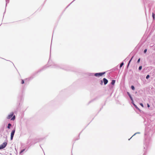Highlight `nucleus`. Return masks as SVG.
Segmentation results:
<instances>
[{
  "instance_id": "nucleus-1",
  "label": "nucleus",
  "mask_w": 155,
  "mask_h": 155,
  "mask_svg": "<svg viewBox=\"0 0 155 155\" xmlns=\"http://www.w3.org/2000/svg\"><path fill=\"white\" fill-rule=\"evenodd\" d=\"M7 143L6 142H4L2 144L0 145V149L4 148L7 145Z\"/></svg>"
},
{
  "instance_id": "nucleus-2",
  "label": "nucleus",
  "mask_w": 155,
  "mask_h": 155,
  "mask_svg": "<svg viewBox=\"0 0 155 155\" xmlns=\"http://www.w3.org/2000/svg\"><path fill=\"white\" fill-rule=\"evenodd\" d=\"M15 132V129L12 130V132L11 133V140H12L13 139Z\"/></svg>"
},
{
  "instance_id": "nucleus-3",
  "label": "nucleus",
  "mask_w": 155,
  "mask_h": 155,
  "mask_svg": "<svg viewBox=\"0 0 155 155\" xmlns=\"http://www.w3.org/2000/svg\"><path fill=\"white\" fill-rule=\"evenodd\" d=\"M105 72L98 73H97L95 74L94 75L96 77H99L103 75L104 74H105Z\"/></svg>"
},
{
  "instance_id": "nucleus-4",
  "label": "nucleus",
  "mask_w": 155,
  "mask_h": 155,
  "mask_svg": "<svg viewBox=\"0 0 155 155\" xmlns=\"http://www.w3.org/2000/svg\"><path fill=\"white\" fill-rule=\"evenodd\" d=\"M14 113L13 112H12L10 113V114L8 115V116L7 117V118L8 119H9L11 118L13 115Z\"/></svg>"
},
{
  "instance_id": "nucleus-5",
  "label": "nucleus",
  "mask_w": 155,
  "mask_h": 155,
  "mask_svg": "<svg viewBox=\"0 0 155 155\" xmlns=\"http://www.w3.org/2000/svg\"><path fill=\"white\" fill-rule=\"evenodd\" d=\"M103 80L104 84L105 85H106L108 81L105 78H104L103 79Z\"/></svg>"
},
{
  "instance_id": "nucleus-6",
  "label": "nucleus",
  "mask_w": 155,
  "mask_h": 155,
  "mask_svg": "<svg viewBox=\"0 0 155 155\" xmlns=\"http://www.w3.org/2000/svg\"><path fill=\"white\" fill-rule=\"evenodd\" d=\"M115 80H112L111 84L112 85H114L115 83Z\"/></svg>"
},
{
  "instance_id": "nucleus-7",
  "label": "nucleus",
  "mask_w": 155,
  "mask_h": 155,
  "mask_svg": "<svg viewBox=\"0 0 155 155\" xmlns=\"http://www.w3.org/2000/svg\"><path fill=\"white\" fill-rule=\"evenodd\" d=\"M11 126V124L10 123L8 124V127H7L8 128V129H10V127Z\"/></svg>"
},
{
  "instance_id": "nucleus-8",
  "label": "nucleus",
  "mask_w": 155,
  "mask_h": 155,
  "mask_svg": "<svg viewBox=\"0 0 155 155\" xmlns=\"http://www.w3.org/2000/svg\"><path fill=\"white\" fill-rule=\"evenodd\" d=\"M152 17H153V20H154L155 19V15L153 13H152Z\"/></svg>"
},
{
  "instance_id": "nucleus-9",
  "label": "nucleus",
  "mask_w": 155,
  "mask_h": 155,
  "mask_svg": "<svg viewBox=\"0 0 155 155\" xmlns=\"http://www.w3.org/2000/svg\"><path fill=\"white\" fill-rule=\"evenodd\" d=\"M131 88H132V89L133 90H134V89H135V88H134V86H131Z\"/></svg>"
},
{
  "instance_id": "nucleus-10",
  "label": "nucleus",
  "mask_w": 155,
  "mask_h": 155,
  "mask_svg": "<svg viewBox=\"0 0 155 155\" xmlns=\"http://www.w3.org/2000/svg\"><path fill=\"white\" fill-rule=\"evenodd\" d=\"M15 118V116H14L11 119L12 120H14Z\"/></svg>"
},
{
  "instance_id": "nucleus-11",
  "label": "nucleus",
  "mask_w": 155,
  "mask_h": 155,
  "mask_svg": "<svg viewBox=\"0 0 155 155\" xmlns=\"http://www.w3.org/2000/svg\"><path fill=\"white\" fill-rule=\"evenodd\" d=\"M123 65H124L123 62H122V63H121V64H120V68Z\"/></svg>"
},
{
  "instance_id": "nucleus-12",
  "label": "nucleus",
  "mask_w": 155,
  "mask_h": 155,
  "mask_svg": "<svg viewBox=\"0 0 155 155\" xmlns=\"http://www.w3.org/2000/svg\"><path fill=\"white\" fill-rule=\"evenodd\" d=\"M150 77V76L149 75H148L146 77V78L147 79H148Z\"/></svg>"
},
{
  "instance_id": "nucleus-13",
  "label": "nucleus",
  "mask_w": 155,
  "mask_h": 155,
  "mask_svg": "<svg viewBox=\"0 0 155 155\" xmlns=\"http://www.w3.org/2000/svg\"><path fill=\"white\" fill-rule=\"evenodd\" d=\"M142 66H140L139 67V70H141V69H142Z\"/></svg>"
},
{
  "instance_id": "nucleus-14",
  "label": "nucleus",
  "mask_w": 155,
  "mask_h": 155,
  "mask_svg": "<svg viewBox=\"0 0 155 155\" xmlns=\"http://www.w3.org/2000/svg\"><path fill=\"white\" fill-rule=\"evenodd\" d=\"M129 97H130L131 100L133 101L132 98V97H131V95H129Z\"/></svg>"
},
{
  "instance_id": "nucleus-15",
  "label": "nucleus",
  "mask_w": 155,
  "mask_h": 155,
  "mask_svg": "<svg viewBox=\"0 0 155 155\" xmlns=\"http://www.w3.org/2000/svg\"><path fill=\"white\" fill-rule=\"evenodd\" d=\"M25 150V149H23V150H21L20 152V153H21L22 152H23Z\"/></svg>"
},
{
  "instance_id": "nucleus-16",
  "label": "nucleus",
  "mask_w": 155,
  "mask_h": 155,
  "mask_svg": "<svg viewBox=\"0 0 155 155\" xmlns=\"http://www.w3.org/2000/svg\"><path fill=\"white\" fill-rule=\"evenodd\" d=\"M147 51V49H145L144 51V53H145Z\"/></svg>"
},
{
  "instance_id": "nucleus-17",
  "label": "nucleus",
  "mask_w": 155,
  "mask_h": 155,
  "mask_svg": "<svg viewBox=\"0 0 155 155\" xmlns=\"http://www.w3.org/2000/svg\"><path fill=\"white\" fill-rule=\"evenodd\" d=\"M24 83V81L23 80H22V81H21V84H23Z\"/></svg>"
},
{
  "instance_id": "nucleus-18",
  "label": "nucleus",
  "mask_w": 155,
  "mask_h": 155,
  "mask_svg": "<svg viewBox=\"0 0 155 155\" xmlns=\"http://www.w3.org/2000/svg\"><path fill=\"white\" fill-rule=\"evenodd\" d=\"M133 57H132V58H131V60L130 61H129V62L128 64V66H129V64H130V62L131 61V60H132V58Z\"/></svg>"
},
{
  "instance_id": "nucleus-19",
  "label": "nucleus",
  "mask_w": 155,
  "mask_h": 155,
  "mask_svg": "<svg viewBox=\"0 0 155 155\" xmlns=\"http://www.w3.org/2000/svg\"><path fill=\"white\" fill-rule=\"evenodd\" d=\"M140 61V58H139L137 61V62L139 63Z\"/></svg>"
},
{
  "instance_id": "nucleus-20",
  "label": "nucleus",
  "mask_w": 155,
  "mask_h": 155,
  "mask_svg": "<svg viewBox=\"0 0 155 155\" xmlns=\"http://www.w3.org/2000/svg\"><path fill=\"white\" fill-rule=\"evenodd\" d=\"M140 105L142 107H143V105L141 103L140 104Z\"/></svg>"
},
{
  "instance_id": "nucleus-21",
  "label": "nucleus",
  "mask_w": 155,
  "mask_h": 155,
  "mask_svg": "<svg viewBox=\"0 0 155 155\" xmlns=\"http://www.w3.org/2000/svg\"><path fill=\"white\" fill-rule=\"evenodd\" d=\"M147 107H150V105H149L148 104H147Z\"/></svg>"
},
{
  "instance_id": "nucleus-22",
  "label": "nucleus",
  "mask_w": 155,
  "mask_h": 155,
  "mask_svg": "<svg viewBox=\"0 0 155 155\" xmlns=\"http://www.w3.org/2000/svg\"><path fill=\"white\" fill-rule=\"evenodd\" d=\"M101 84H103V81H101Z\"/></svg>"
},
{
  "instance_id": "nucleus-23",
  "label": "nucleus",
  "mask_w": 155,
  "mask_h": 155,
  "mask_svg": "<svg viewBox=\"0 0 155 155\" xmlns=\"http://www.w3.org/2000/svg\"><path fill=\"white\" fill-rule=\"evenodd\" d=\"M128 93V94L129 96V95H130L129 93Z\"/></svg>"
}]
</instances>
